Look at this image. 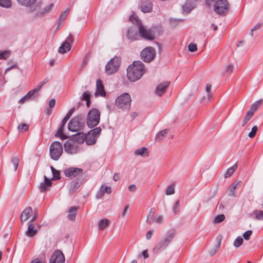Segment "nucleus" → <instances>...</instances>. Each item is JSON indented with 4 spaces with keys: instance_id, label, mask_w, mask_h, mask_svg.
I'll list each match as a JSON object with an SVG mask.
<instances>
[{
    "instance_id": "obj_1",
    "label": "nucleus",
    "mask_w": 263,
    "mask_h": 263,
    "mask_svg": "<svg viewBox=\"0 0 263 263\" xmlns=\"http://www.w3.org/2000/svg\"><path fill=\"white\" fill-rule=\"evenodd\" d=\"M17 2L21 5L25 6H30L29 11L33 13V17L39 18L42 17L45 13L49 12L53 8L54 4L51 3L45 7H42V3L37 2L34 6L36 0H17Z\"/></svg>"
},
{
    "instance_id": "obj_2",
    "label": "nucleus",
    "mask_w": 263,
    "mask_h": 263,
    "mask_svg": "<svg viewBox=\"0 0 263 263\" xmlns=\"http://www.w3.org/2000/svg\"><path fill=\"white\" fill-rule=\"evenodd\" d=\"M145 72L144 65L139 61H134L127 69V77L131 82L139 80Z\"/></svg>"
},
{
    "instance_id": "obj_3",
    "label": "nucleus",
    "mask_w": 263,
    "mask_h": 263,
    "mask_svg": "<svg viewBox=\"0 0 263 263\" xmlns=\"http://www.w3.org/2000/svg\"><path fill=\"white\" fill-rule=\"evenodd\" d=\"M175 234L176 231L175 230L171 229L168 230L164 237L160 240L154 248V250L156 252L163 251L172 242Z\"/></svg>"
},
{
    "instance_id": "obj_4",
    "label": "nucleus",
    "mask_w": 263,
    "mask_h": 263,
    "mask_svg": "<svg viewBox=\"0 0 263 263\" xmlns=\"http://www.w3.org/2000/svg\"><path fill=\"white\" fill-rule=\"evenodd\" d=\"M129 19L133 23L139 25L138 32L141 37L149 40H152L154 39L151 30L146 29L144 26L140 24V20L135 15H131Z\"/></svg>"
},
{
    "instance_id": "obj_5",
    "label": "nucleus",
    "mask_w": 263,
    "mask_h": 263,
    "mask_svg": "<svg viewBox=\"0 0 263 263\" xmlns=\"http://www.w3.org/2000/svg\"><path fill=\"white\" fill-rule=\"evenodd\" d=\"M85 119L83 115H80L71 119L68 125V129L71 132L81 130L85 126Z\"/></svg>"
},
{
    "instance_id": "obj_6",
    "label": "nucleus",
    "mask_w": 263,
    "mask_h": 263,
    "mask_svg": "<svg viewBox=\"0 0 263 263\" xmlns=\"http://www.w3.org/2000/svg\"><path fill=\"white\" fill-rule=\"evenodd\" d=\"M101 113L99 110L93 108L87 114L86 123L89 128L96 126L100 122Z\"/></svg>"
},
{
    "instance_id": "obj_7",
    "label": "nucleus",
    "mask_w": 263,
    "mask_h": 263,
    "mask_svg": "<svg viewBox=\"0 0 263 263\" xmlns=\"http://www.w3.org/2000/svg\"><path fill=\"white\" fill-rule=\"evenodd\" d=\"M131 98L128 93H124L118 96L116 99V105L123 110H129L131 105Z\"/></svg>"
},
{
    "instance_id": "obj_8",
    "label": "nucleus",
    "mask_w": 263,
    "mask_h": 263,
    "mask_svg": "<svg viewBox=\"0 0 263 263\" xmlns=\"http://www.w3.org/2000/svg\"><path fill=\"white\" fill-rule=\"evenodd\" d=\"M121 63V59L119 57H115L110 60L106 64L105 68V73L111 75L117 72Z\"/></svg>"
},
{
    "instance_id": "obj_9",
    "label": "nucleus",
    "mask_w": 263,
    "mask_h": 263,
    "mask_svg": "<svg viewBox=\"0 0 263 263\" xmlns=\"http://www.w3.org/2000/svg\"><path fill=\"white\" fill-rule=\"evenodd\" d=\"M63 153V147L58 141L53 142L50 146V155L54 160H58Z\"/></svg>"
},
{
    "instance_id": "obj_10",
    "label": "nucleus",
    "mask_w": 263,
    "mask_h": 263,
    "mask_svg": "<svg viewBox=\"0 0 263 263\" xmlns=\"http://www.w3.org/2000/svg\"><path fill=\"white\" fill-rule=\"evenodd\" d=\"M156 52L155 49L151 47H147L143 49L140 56L143 61L146 63L152 61L155 58Z\"/></svg>"
},
{
    "instance_id": "obj_11",
    "label": "nucleus",
    "mask_w": 263,
    "mask_h": 263,
    "mask_svg": "<svg viewBox=\"0 0 263 263\" xmlns=\"http://www.w3.org/2000/svg\"><path fill=\"white\" fill-rule=\"evenodd\" d=\"M229 4L227 0H218L215 3L214 11L218 14L225 13L228 9Z\"/></svg>"
},
{
    "instance_id": "obj_12",
    "label": "nucleus",
    "mask_w": 263,
    "mask_h": 263,
    "mask_svg": "<svg viewBox=\"0 0 263 263\" xmlns=\"http://www.w3.org/2000/svg\"><path fill=\"white\" fill-rule=\"evenodd\" d=\"M65 151L69 154H75L79 152V147L78 145L70 141H66L64 144Z\"/></svg>"
},
{
    "instance_id": "obj_13",
    "label": "nucleus",
    "mask_w": 263,
    "mask_h": 263,
    "mask_svg": "<svg viewBox=\"0 0 263 263\" xmlns=\"http://www.w3.org/2000/svg\"><path fill=\"white\" fill-rule=\"evenodd\" d=\"M73 41V39L72 36L71 34H69L68 36L67 37L64 43H63L59 47L58 49L59 52L64 53L69 51L71 47L70 43H72Z\"/></svg>"
},
{
    "instance_id": "obj_14",
    "label": "nucleus",
    "mask_w": 263,
    "mask_h": 263,
    "mask_svg": "<svg viewBox=\"0 0 263 263\" xmlns=\"http://www.w3.org/2000/svg\"><path fill=\"white\" fill-rule=\"evenodd\" d=\"M65 257L61 250L55 251L51 256L49 263H64Z\"/></svg>"
},
{
    "instance_id": "obj_15",
    "label": "nucleus",
    "mask_w": 263,
    "mask_h": 263,
    "mask_svg": "<svg viewBox=\"0 0 263 263\" xmlns=\"http://www.w3.org/2000/svg\"><path fill=\"white\" fill-rule=\"evenodd\" d=\"M170 82L169 81H164L160 83L156 88L155 93L157 96H162L166 91Z\"/></svg>"
},
{
    "instance_id": "obj_16",
    "label": "nucleus",
    "mask_w": 263,
    "mask_h": 263,
    "mask_svg": "<svg viewBox=\"0 0 263 263\" xmlns=\"http://www.w3.org/2000/svg\"><path fill=\"white\" fill-rule=\"evenodd\" d=\"M82 173L83 170L82 168L76 167H69L64 170L65 175L68 177H74L82 174Z\"/></svg>"
},
{
    "instance_id": "obj_17",
    "label": "nucleus",
    "mask_w": 263,
    "mask_h": 263,
    "mask_svg": "<svg viewBox=\"0 0 263 263\" xmlns=\"http://www.w3.org/2000/svg\"><path fill=\"white\" fill-rule=\"evenodd\" d=\"M139 7L141 9V11L144 13L151 12L153 10L152 4L149 0L141 2V3L139 5Z\"/></svg>"
},
{
    "instance_id": "obj_18",
    "label": "nucleus",
    "mask_w": 263,
    "mask_h": 263,
    "mask_svg": "<svg viewBox=\"0 0 263 263\" xmlns=\"http://www.w3.org/2000/svg\"><path fill=\"white\" fill-rule=\"evenodd\" d=\"M95 96L96 97L101 96L103 97H104L106 96V92L105 91L103 85L101 80L100 79L97 80Z\"/></svg>"
},
{
    "instance_id": "obj_19",
    "label": "nucleus",
    "mask_w": 263,
    "mask_h": 263,
    "mask_svg": "<svg viewBox=\"0 0 263 263\" xmlns=\"http://www.w3.org/2000/svg\"><path fill=\"white\" fill-rule=\"evenodd\" d=\"M70 140L73 143L78 144L83 143L85 141V135L82 133H78L69 137Z\"/></svg>"
},
{
    "instance_id": "obj_20",
    "label": "nucleus",
    "mask_w": 263,
    "mask_h": 263,
    "mask_svg": "<svg viewBox=\"0 0 263 263\" xmlns=\"http://www.w3.org/2000/svg\"><path fill=\"white\" fill-rule=\"evenodd\" d=\"M32 210L30 206H27L22 212L20 220L22 223L27 221L32 215Z\"/></svg>"
},
{
    "instance_id": "obj_21",
    "label": "nucleus",
    "mask_w": 263,
    "mask_h": 263,
    "mask_svg": "<svg viewBox=\"0 0 263 263\" xmlns=\"http://www.w3.org/2000/svg\"><path fill=\"white\" fill-rule=\"evenodd\" d=\"M221 240L222 238L220 236H218L216 238V244L209 251L210 256H213L219 250L221 245Z\"/></svg>"
},
{
    "instance_id": "obj_22",
    "label": "nucleus",
    "mask_w": 263,
    "mask_h": 263,
    "mask_svg": "<svg viewBox=\"0 0 263 263\" xmlns=\"http://www.w3.org/2000/svg\"><path fill=\"white\" fill-rule=\"evenodd\" d=\"M45 181L40 183L39 188L41 192H45L49 190V187L51 186V182L46 176H44Z\"/></svg>"
},
{
    "instance_id": "obj_23",
    "label": "nucleus",
    "mask_w": 263,
    "mask_h": 263,
    "mask_svg": "<svg viewBox=\"0 0 263 263\" xmlns=\"http://www.w3.org/2000/svg\"><path fill=\"white\" fill-rule=\"evenodd\" d=\"M37 232L38 229L35 228L34 224L33 223H30L27 230L25 232V234L29 237H33L37 234Z\"/></svg>"
},
{
    "instance_id": "obj_24",
    "label": "nucleus",
    "mask_w": 263,
    "mask_h": 263,
    "mask_svg": "<svg viewBox=\"0 0 263 263\" xmlns=\"http://www.w3.org/2000/svg\"><path fill=\"white\" fill-rule=\"evenodd\" d=\"M78 209L79 206H72L69 209V213L67 215V218L68 220L74 221L76 219V215L77 214V210Z\"/></svg>"
},
{
    "instance_id": "obj_25",
    "label": "nucleus",
    "mask_w": 263,
    "mask_h": 263,
    "mask_svg": "<svg viewBox=\"0 0 263 263\" xmlns=\"http://www.w3.org/2000/svg\"><path fill=\"white\" fill-rule=\"evenodd\" d=\"M96 139L97 138L90 132H88L86 135H85V141L86 144L88 145L95 144Z\"/></svg>"
},
{
    "instance_id": "obj_26",
    "label": "nucleus",
    "mask_w": 263,
    "mask_h": 263,
    "mask_svg": "<svg viewBox=\"0 0 263 263\" xmlns=\"http://www.w3.org/2000/svg\"><path fill=\"white\" fill-rule=\"evenodd\" d=\"M80 186V183L78 180L72 181L69 184V190L70 192H76Z\"/></svg>"
},
{
    "instance_id": "obj_27",
    "label": "nucleus",
    "mask_w": 263,
    "mask_h": 263,
    "mask_svg": "<svg viewBox=\"0 0 263 263\" xmlns=\"http://www.w3.org/2000/svg\"><path fill=\"white\" fill-rule=\"evenodd\" d=\"M135 154L136 156H140L143 157L148 156V149L146 147H145L137 149L135 151Z\"/></svg>"
},
{
    "instance_id": "obj_28",
    "label": "nucleus",
    "mask_w": 263,
    "mask_h": 263,
    "mask_svg": "<svg viewBox=\"0 0 263 263\" xmlns=\"http://www.w3.org/2000/svg\"><path fill=\"white\" fill-rule=\"evenodd\" d=\"M64 126L65 125H63V122H62L61 126L59 127L57 133L55 134V137L60 138L62 140H65L67 138V136L63 134V133Z\"/></svg>"
},
{
    "instance_id": "obj_29",
    "label": "nucleus",
    "mask_w": 263,
    "mask_h": 263,
    "mask_svg": "<svg viewBox=\"0 0 263 263\" xmlns=\"http://www.w3.org/2000/svg\"><path fill=\"white\" fill-rule=\"evenodd\" d=\"M168 131V129H164L163 130H161L158 132L155 136L156 141L157 142H160L161 141H162L163 139V138L165 137L166 134H167Z\"/></svg>"
},
{
    "instance_id": "obj_30",
    "label": "nucleus",
    "mask_w": 263,
    "mask_h": 263,
    "mask_svg": "<svg viewBox=\"0 0 263 263\" xmlns=\"http://www.w3.org/2000/svg\"><path fill=\"white\" fill-rule=\"evenodd\" d=\"M251 216L257 220H263V211L254 210Z\"/></svg>"
},
{
    "instance_id": "obj_31",
    "label": "nucleus",
    "mask_w": 263,
    "mask_h": 263,
    "mask_svg": "<svg viewBox=\"0 0 263 263\" xmlns=\"http://www.w3.org/2000/svg\"><path fill=\"white\" fill-rule=\"evenodd\" d=\"M239 184V182H234L233 183L231 186L229 187L228 189L229 195L230 196L235 197V190L237 186V185Z\"/></svg>"
},
{
    "instance_id": "obj_32",
    "label": "nucleus",
    "mask_w": 263,
    "mask_h": 263,
    "mask_svg": "<svg viewBox=\"0 0 263 263\" xmlns=\"http://www.w3.org/2000/svg\"><path fill=\"white\" fill-rule=\"evenodd\" d=\"M237 168V163H235L232 166L229 168L224 175V178L230 177L236 170Z\"/></svg>"
},
{
    "instance_id": "obj_33",
    "label": "nucleus",
    "mask_w": 263,
    "mask_h": 263,
    "mask_svg": "<svg viewBox=\"0 0 263 263\" xmlns=\"http://www.w3.org/2000/svg\"><path fill=\"white\" fill-rule=\"evenodd\" d=\"M194 8V5L190 1H187L186 3L182 6V9L183 11L186 12V13L190 12L192 9Z\"/></svg>"
},
{
    "instance_id": "obj_34",
    "label": "nucleus",
    "mask_w": 263,
    "mask_h": 263,
    "mask_svg": "<svg viewBox=\"0 0 263 263\" xmlns=\"http://www.w3.org/2000/svg\"><path fill=\"white\" fill-rule=\"evenodd\" d=\"M136 29L133 28H129L127 32V37L128 39L134 40H136L135 36L136 35Z\"/></svg>"
},
{
    "instance_id": "obj_35",
    "label": "nucleus",
    "mask_w": 263,
    "mask_h": 263,
    "mask_svg": "<svg viewBox=\"0 0 263 263\" xmlns=\"http://www.w3.org/2000/svg\"><path fill=\"white\" fill-rule=\"evenodd\" d=\"M109 223V220L106 218L101 219L98 223V228L100 230H103L107 227Z\"/></svg>"
},
{
    "instance_id": "obj_36",
    "label": "nucleus",
    "mask_w": 263,
    "mask_h": 263,
    "mask_svg": "<svg viewBox=\"0 0 263 263\" xmlns=\"http://www.w3.org/2000/svg\"><path fill=\"white\" fill-rule=\"evenodd\" d=\"M261 100H259L256 101L251 105L250 109L249 111H248V112H251V114L253 115L254 112L257 109L258 106L261 104Z\"/></svg>"
},
{
    "instance_id": "obj_37",
    "label": "nucleus",
    "mask_w": 263,
    "mask_h": 263,
    "mask_svg": "<svg viewBox=\"0 0 263 263\" xmlns=\"http://www.w3.org/2000/svg\"><path fill=\"white\" fill-rule=\"evenodd\" d=\"M11 163L13 164L14 171H16L18 168L20 158L18 156H13L11 159Z\"/></svg>"
},
{
    "instance_id": "obj_38",
    "label": "nucleus",
    "mask_w": 263,
    "mask_h": 263,
    "mask_svg": "<svg viewBox=\"0 0 263 263\" xmlns=\"http://www.w3.org/2000/svg\"><path fill=\"white\" fill-rule=\"evenodd\" d=\"M35 98L32 95V92L29 91L26 95L22 97L18 101L20 103L23 104L25 101L29 100L31 99Z\"/></svg>"
},
{
    "instance_id": "obj_39",
    "label": "nucleus",
    "mask_w": 263,
    "mask_h": 263,
    "mask_svg": "<svg viewBox=\"0 0 263 263\" xmlns=\"http://www.w3.org/2000/svg\"><path fill=\"white\" fill-rule=\"evenodd\" d=\"M74 109H75V108L73 107V108H71L68 111L67 114L66 115L65 117L62 120V122H63V125H65V124L67 122V121L69 119V118L71 117V116H72V115L74 112Z\"/></svg>"
},
{
    "instance_id": "obj_40",
    "label": "nucleus",
    "mask_w": 263,
    "mask_h": 263,
    "mask_svg": "<svg viewBox=\"0 0 263 263\" xmlns=\"http://www.w3.org/2000/svg\"><path fill=\"white\" fill-rule=\"evenodd\" d=\"M11 52L9 50L0 51V60H6L10 56Z\"/></svg>"
},
{
    "instance_id": "obj_41",
    "label": "nucleus",
    "mask_w": 263,
    "mask_h": 263,
    "mask_svg": "<svg viewBox=\"0 0 263 263\" xmlns=\"http://www.w3.org/2000/svg\"><path fill=\"white\" fill-rule=\"evenodd\" d=\"M0 6L4 8H9L12 6L11 1L10 0H0Z\"/></svg>"
},
{
    "instance_id": "obj_42",
    "label": "nucleus",
    "mask_w": 263,
    "mask_h": 263,
    "mask_svg": "<svg viewBox=\"0 0 263 263\" xmlns=\"http://www.w3.org/2000/svg\"><path fill=\"white\" fill-rule=\"evenodd\" d=\"M55 105V100L54 99H51L48 103V107H47V114H50L51 112V108L54 107Z\"/></svg>"
},
{
    "instance_id": "obj_43",
    "label": "nucleus",
    "mask_w": 263,
    "mask_h": 263,
    "mask_svg": "<svg viewBox=\"0 0 263 263\" xmlns=\"http://www.w3.org/2000/svg\"><path fill=\"white\" fill-rule=\"evenodd\" d=\"M243 242V238L241 236H238L234 240L233 245L236 248H238L242 244Z\"/></svg>"
},
{
    "instance_id": "obj_44",
    "label": "nucleus",
    "mask_w": 263,
    "mask_h": 263,
    "mask_svg": "<svg viewBox=\"0 0 263 263\" xmlns=\"http://www.w3.org/2000/svg\"><path fill=\"white\" fill-rule=\"evenodd\" d=\"M43 85H42V84L40 83L36 88L30 91L31 92H32V95L35 98L39 96V94L37 93V92L41 89Z\"/></svg>"
},
{
    "instance_id": "obj_45",
    "label": "nucleus",
    "mask_w": 263,
    "mask_h": 263,
    "mask_svg": "<svg viewBox=\"0 0 263 263\" xmlns=\"http://www.w3.org/2000/svg\"><path fill=\"white\" fill-rule=\"evenodd\" d=\"M182 20L176 18H170V24L173 27H175L179 25L180 22H182Z\"/></svg>"
},
{
    "instance_id": "obj_46",
    "label": "nucleus",
    "mask_w": 263,
    "mask_h": 263,
    "mask_svg": "<svg viewBox=\"0 0 263 263\" xmlns=\"http://www.w3.org/2000/svg\"><path fill=\"white\" fill-rule=\"evenodd\" d=\"M70 9H67L65 10L64 12H62L60 16L59 21L60 23H61L62 21L65 20L66 18L67 17L69 12Z\"/></svg>"
},
{
    "instance_id": "obj_47",
    "label": "nucleus",
    "mask_w": 263,
    "mask_h": 263,
    "mask_svg": "<svg viewBox=\"0 0 263 263\" xmlns=\"http://www.w3.org/2000/svg\"><path fill=\"white\" fill-rule=\"evenodd\" d=\"M101 130V128L100 127H98L93 129H91L89 132H90L97 138V137L100 134Z\"/></svg>"
},
{
    "instance_id": "obj_48",
    "label": "nucleus",
    "mask_w": 263,
    "mask_h": 263,
    "mask_svg": "<svg viewBox=\"0 0 263 263\" xmlns=\"http://www.w3.org/2000/svg\"><path fill=\"white\" fill-rule=\"evenodd\" d=\"M175 193V186L174 185L171 184L169 185L165 191V194L166 195H171Z\"/></svg>"
},
{
    "instance_id": "obj_49",
    "label": "nucleus",
    "mask_w": 263,
    "mask_h": 263,
    "mask_svg": "<svg viewBox=\"0 0 263 263\" xmlns=\"http://www.w3.org/2000/svg\"><path fill=\"white\" fill-rule=\"evenodd\" d=\"M225 219V216L223 214H220L216 216L214 220L215 223H219L223 221Z\"/></svg>"
},
{
    "instance_id": "obj_50",
    "label": "nucleus",
    "mask_w": 263,
    "mask_h": 263,
    "mask_svg": "<svg viewBox=\"0 0 263 263\" xmlns=\"http://www.w3.org/2000/svg\"><path fill=\"white\" fill-rule=\"evenodd\" d=\"M29 125L26 123H22L18 126L17 129L20 132H24L28 129Z\"/></svg>"
},
{
    "instance_id": "obj_51",
    "label": "nucleus",
    "mask_w": 263,
    "mask_h": 263,
    "mask_svg": "<svg viewBox=\"0 0 263 263\" xmlns=\"http://www.w3.org/2000/svg\"><path fill=\"white\" fill-rule=\"evenodd\" d=\"M253 115L251 114V112H248L246 113L245 117H244L243 120V124L242 125V126H244L251 119V118L252 117Z\"/></svg>"
},
{
    "instance_id": "obj_52",
    "label": "nucleus",
    "mask_w": 263,
    "mask_h": 263,
    "mask_svg": "<svg viewBox=\"0 0 263 263\" xmlns=\"http://www.w3.org/2000/svg\"><path fill=\"white\" fill-rule=\"evenodd\" d=\"M211 89V85L209 84H207L206 86V88H205V90L207 93V97H208V99L209 102L211 101V98L212 97V93L210 92Z\"/></svg>"
},
{
    "instance_id": "obj_53",
    "label": "nucleus",
    "mask_w": 263,
    "mask_h": 263,
    "mask_svg": "<svg viewBox=\"0 0 263 263\" xmlns=\"http://www.w3.org/2000/svg\"><path fill=\"white\" fill-rule=\"evenodd\" d=\"M257 129H258V127L257 126H254L251 132L249 133L248 134V136L250 138H254L255 135H256V132L257 131Z\"/></svg>"
},
{
    "instance_id": "obj_54",
    "label": "nucleus",
    "mask_w": 263,
    "mask_h": 263,
    "mask_svg": "<svg viewBox=\"0 0 263 263\" xmlns=\"http://www.w3.org/2000/svg\"><path fill=\"white\" fill-rule=\"evenodd\" d=\"M90 95L88 91H85L83 93V94L81 97V100H83V101L88 100L90 99Z\"/></svg>"
},
{
    "instance_id": "obj_55",
    "label": "nucleus",
    "mask_w": 263,
    "mask_h": 263,
    "mask_svg": "<svg viewBox=\"0 0 263 263\" xmlns=\"http://www.w3.org/2000/svg\"><path fill=\"white\" fill-rule=\"evenodd\" d=\"M30 263H45V257H41L40 258H35Z\"/></svg>"
},
{
    "instance_id": "obj_56",
    "label": "nucleus",
    "mask_w": 263,
    "mask_h": 263,
    "mask_svg": "<svg viewBox=\"0 0 263 263\" xmlns=\"http://www.w3.org/2000/svg\"><path fill=\"white\" fill-rule=\"evenodd\" d=\"M189 50L190 52H194L197 50V45L195 43H191L188 46Z\"/></svg>"
},
{
    "instance_id": "obj_57",
    "label": "nucleus",
    "mask_w": 263,
    "mask_h": 263,
    "mask_svg": "<svg viewBox=\"0 0 263 263\" xmlns=\"http://www.w3.org/2000/svg\"><path fill=\"white\" fill-rule=\"evenodd\" d=\"M53 177L51 179L52 180H57L60 179V172L56 170L54 173H52Z\"/></svg>"
},
{
    "instance_id": "obj_58",
    "label": "nucleus",
    "mask_w": 263,
    "mask_h": 263,
    "mask_svg": "<svg viewBox=\"0 0 263 263\" xmlns=\"http://www.w3.org/2000/svg\"><path fill=\"white\" fill-rule=\"evenodd\" d=\"M252 231L251 230H248V231H246L243 234V236L244 237V239L245 240H248L250 239V236L252 235Z\"/></svg>"
},
{
    "instance_id": "obj_59",
    "label": "nucleus",
    "mask_w": 263,
    "mask_h": 263,
    "mask_svg": "<svg viewBox=\"0 0 263 263\" xmlns=\"http://www.w3.org/2000/svg\"><path fill=\"white\" fill-rule=\"evenodd\" d=\"M154 220L155 222L161 224L163 221V216L162 215H160L158 217H155L154 219Z\"/></svg>"
},
{
    "instance_id": "obj_60",
    "label": "nucleus",
    "mask_w": 263,
    "mask_h": 263,
    "mask_svg": "<svg viewBox=\"0 0 263 263\" xmlns=\"http://www.w3.org/2000/svg\"><path fill=\"white\" fill-rule=\"evenodd\" d=\"M103 187V186H102L101 188L98 192H97L96 194V198L98 199H101L104 195V191L102 189Z\"/></svg>"
},
{
    "instance_id": "obj_61",
    "label": "nucleus",
    "mask_w": 263,
    "mask_h": 263,
    "mask_svg": "<svg viewBox=\"0 0 263 263\" xmlns=\"http://www.w3.org/2000/svg\"><path fill=\"white\" fill-rule=\"evenodd\" d=\"M179 206V200H178L176 201V202H175V203L173 206V211H174L175 214H176L179 211V210H178Z\"/></svg>"
},
{
    "instance_id": "obj_62",
    "label": "nucleus",
    "mask_w": 263,
    "mask_h": 263,
    "mask_svg": "<svg viewBox=\"0 0 263 263\" xmlns=\"http://www.w3.org/2000/svg\"><path fill=\"white\" fill-rule=\"evenodd\" d=\"M234 69V66L232 64H229L227 66L226 70L227 72L231 73Z\"/></svg>"
},
{
    "instance_id": "obj_63",
    "label": "nucleus",
    "mask_w": 263,
    "mask_h": 263,
    "mask_svg": "<svg viewBox=\"0 0 263 263\" xmlns=\"http://www.w3.org/2000/svg\"><path fill=\"white\" fill-rule=\"evenodd\" d=\"M155 214V208H151L149 212L148 213V215H147L148 218H152Z\"/></svg>"
},
{
    "instance_id": "obj_64",
    "label": "nucleus",
    "mask_w": 263,
    "mask_h": 263,
    "mask_svg": "<svg viewBox=\"0 0 263 263\" xmlns=\"http://www.w3.org/2000/svg\"><path fill=\"white\" fill-rule=\"evenodd\" d=\"M137 189L136 186L135 184H131L128 186V190L130 192H134Z\"/></svg>"
}]
</instances>
